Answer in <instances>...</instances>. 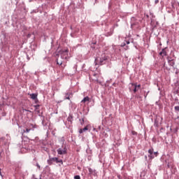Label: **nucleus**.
Instances as JSON below:
<instances>
[{
	"instance_id": "f257e3e1",
	"label": "nucleus",
	"mask_w": 179,
	"mask_h": 179,
	"mask_svg": "<svg viewBox=\"0 0 179 179\" xmlns=\"http://www.w3.org/2000/svg\"><path fill=\"white\" fill-rule=\"evenodd\" d=\"M107 55H106V54H103L101 55V57L96 58L95 61L97 62V64H99V65H104V64L107 62Z\"/></svg>"
},
{
	"instance_id": "f03ea898",
	"label": "nucleus",
	"mask_w": 179,
	"mask_h": 179,
	"mask_svg": "<svg viewBox=\"0 0 179 179\" xmlns=\"http://www.w3.org/2000/svg\"><path fill=\"white\" fill-rule=\"evenodd\" d=\"M90 80H92V82H94V83H101V82H100L99 80V76H97V74L94 73L93 74L92 76L90 77Z\"/></svg>"
},
{
	"instance_id": "7ed1b4c3",
	"label": "nucleus",
	"mask_w": 179,
	"mask_h": 179,
	"mask_svg": "<svg viewBox=\"0 0 179 179\" xmlns=\"http://www.w3.org/2000/svg\"><path fill=\"white\" fill-rule=\"evenodd\" d=\"M64 99L65 100H71V99H72V97H73V94L72 93V92H67L65 94V96H64Z\"/></svg>"
},
{
	"instance_id": "20e7f679",
	"label": "nucleus",
	"mask_w": 179,
	"mask_h": 179,
	"mask_svg": "<svg viewBox=\"0 0 179 179\" xmlns=\"http://www.w3.org/2000/svg\"><path fill=\"white\" fill-rule=\"evenodd\" d=\"M169 159H166L165 163H166L167 167L170 169V167H173V158L169 157Z\"/></svg>"
},
{
	"instance_id": "39448f33",
	"label": "nucleus",
	"mask_w": 179,
	"mask_h": 179,
	"mask_svg": "<svg viewBox=\"0 0 179 179\" xmlns=\"http://www.w3.org/2000/svg\"><path fill=\"white\" fill-rule=\"evenodd\" d=\"M61 58H62V59H68V50H64L62 52Z\"/></svg>"
},
{
	"instance_id": "423d86ee",
	"label": "nucleus",
	"mask_w": 179,
	"mask_h": 179,
	"mask_svg": "<svg viewBox=\"0 0 179 179\" xmlns=\"http://www.w3.org/2000/svg\"><path fill=\"white\" fill-rule=\"evenodd\" d=\"M58 155H66V148H64L63 150L61 148H59L57 150Z\"/></svg>"
},
{
	"instance_id": "0eeeda50",
	"label": "nucleus",
	"mask_w": 179,
	"mask_h": 179,
	"mask_svg": "<svg viewBox=\"0 0 179 179\" xmlns=\"http://www.w3.org/2000/svg\"><path fill=\"white\" fill-rule=\"evenodd\" d=\"M138 24L139 22L136 21V18H135V17H131V27H134V26Z\"/></svg>"
},
{
	"instance_id": "6e6552de",
	"label": "nucleus",
	"mask_w": 179,
	"mask_h": 179,
	"mask_svg": "<svg viewBox=\"0 0 179 179\" xmlns=\"http://www.w3.org/2000/svg\"><path fill=\"white\" fill-rule=\"evenodd\" d=\"M166 50H167V48H164L159 52V55H161V57H166V56H167V51Z\"/></svg>"
},
{
	"instance_id": "1a4fd4ad",
	"label": "nucleus",
	"mask_w": 179,
	"mask_h": 179,
	"mask_svg": "<svg viewBox=\"0 0 179 179\" xmlns=\"http://www.w3.org/2000/svg\"><path fill=\"white\" fill-rule=\"evenodd\" d=\"M52 160L57 163H61V164H64V162L62 161V159H58V157H52Z\"/></svg>"
},
{
	"instance_id": "9d476101",
	"label": "nucleus",
	"mask_w": 179,
	"mask_h": 179,
	"mask_svg": "<svg viewBox=\"0 0 179 179\" xmlns=\"http://www.w3.org/2000/svg\"><path fill=\"white\" fill-rule=\"evenodd\" d=\"M148 153H149V155H148V157H150V159H155V156H153V149H150L148 150Z\"/></svg>"
},
{
	"instance_id": "9b49d317",
	"label": "nucleus",
	"mask_w": 179,
	"mask_h": 179,
	"mask_svg": "<svg viewBox=\"0 0 179 179\" xmlns=\"http://www.w3.org/2000/svg\"><path fill=\"white\" fill-rule=\"evenodd\" d=\"M57 65L62 66V68H63V69H64V68H65V66H66V64H64L62 66V61L59 60V59H57Z\"/></svg>"
},
{
	"instance_id": "f8f14e48",
	"label": "nucleus",
	"mask_w": 179,
	"mask_h": 179,
	"mask_svg": "<svg viewBox=\"0 0 179 179\" xmlns=\"http://www.w3.org/2000/svg\"><path fill=\"white\" fill-rule=\"evenodd\" d=\"M90 101V98L89 96H85L82 101L81 103H86Z\"/></svg>"
},
{
	"instance_id": "ddd939ff",
	"label": "nucleus",
	"mask_w": 179,
	"mask_h": 179,
	"mask_svg": "<svg viewBox=\"0 0 179 179\" xmlns=\"http://www.w3.org/2000/svg\"><path fill=\"white\" fill-rule=\"evenodd\" d=\"M30 97H31V99H32V100H36V99H37V94H30Z\"/></svg>"
},
{
	"instance_id": "4468645a",
	"label": "nucleus",
	"mask_w": 179,
	"mask_h": 179,
	"mask_svg": "<svg viewBox=\"0 0 179 179\" xmlns=\"http://www.w3.org/2000/svg\"><path fill=\"white\" fill-rule=\"evenodd\" d=\"M131 85L134 87V92L136 93L137 90H139L136 87V84H131Z\"/></svg>"
},
{
	"instance_id": "2eb2a0df",
	"label": "nucleus",
	"mask_w": 179,
	"mask_h": 179,
	"mask_svg": "<svg viewBox=\"0 0 179 179\" xmlns=\"http://www.w3.org/2000/svg\"><path fill=\"white\" fill-rule=\"evenodd\" d=\"M52 158H50L49 159H48V164H49V166H51L52 164Z\"/></svg>"
},
{
	"instance_id": "dca6fc26",
	"label": "nucleus",
	"mask_w": 179,
	"mask_h": 179,
	"mask_svg": "<svg viewBox=\"0 0 179 179\" xmlns=\"http://www.w3.org/2000/svg\"><path fill=\"white\" fill-rule=\"evenodd\" d=\"M168 62H169V64H170V65H171V66H174V62H173V60H171V59H168Z\"/></svg>"
},
{
	"instance_id": "f3484780",
	"label": "nucleus",
	"mask_w": 179,
	"mask_h": 179,
	"mask_svg": "<svg viewBox=\"0 0 179 179\" xmlns=\"http://www.w3.org/2000/svg\"><path fill=\"white\" fill-rule=\"evenodd\" d=\"M72 120H73L72 116H69V117L67 118V121H69V122H72Z\"/></svg>"
},
{
	"instance_id": "a211bd4d",
	"label": "nucleus",
	"mask_w": 179,
	"mask_h": 179,
	"mask_svg": "<svg viewBox=\"0 0 179 179\" xmlns=\"http://www.w3.org/2000/svg\"><path fill=\"white\" fill-rule=\"evenodd\" d=\"M88 171L90 174H93V169H92V168L88 169Z\"/></svg>"
},
{
	"instance_id": "6ab92c4d",
	"label": "nucleus",
	"mask_w": 179,
	"mask_h": 179,
	"mask_svg": "<svg viewBox=\"0 0 179 179\" xmlns=\"http://www.w3.org/2000/svg\"><path fill=\"white\" fill-rule=\"evenodd\" d=\"M30 131H31V129H27L26 131H24V132L29 133Z\"/></svg>"
},
{
	"instance_id": "aec40b11",
	"label": "nucleus",
	"mask_w": 179,
	"mask_h": 179,
	"mask_svg": "<svg viewBox=\"0 0 179 179\" xmlns=\"http://www.w3.org/2000/svg\"><path fill=\"white\" fill-rule=\"evenodd\" d=\"M176 111H179V106H175Z\"/></svg>"
},
{
	"instance_id": "412c9836",
	"label": "nucleus",
	"mask_w": 179,
	"mask_h": 179,
	"mask_svg": "<svg viewBox=\"0 0 179 179\" xmlns=\"http://www.w3.org/2000/svg\"><path fill=\"white\" fill-rule=\"evenodd\" d=\"M89 129L87 127H85L84 129H83V131L85 132V131H87Z\"/></svg>"
},
{
	"instance_id": "4be33fe9",
	"label": "nucleus",
	"mask_w": 179,
	"mask_h": 179,
	"mask_svg": "<svg viewBox=\"0 0 179 179\" xmlns=\"http://www.w3.org/2000/svg\"><path fill=\"white\" fill-rule=\"evenodd\" d=\"M157 155H159V152H154V156H155V157H157Z\"/></svg>"
},
{
	"instance_id": "5701e85b",
	"label": "nucleus",
	"mask_w": 179,
	"mask_h": 179,
	"mask_svg": "<svg viewBox=\"0 0 179 179\" xmlns=\"http://www.w3.org/2000/svg\"><path fill=\"white\" fill-rule=\"evenodd\" d=\"M75 179H80V176H76L74 177Z\"/></svg>"
},
{
	"instance_id": "b1692460",
	"label": "nucleus",
	"mask_w": 179,
	"mask_h": 179,
	"mask_svg": "<svg viewBox=\"0 0 179 179\" xmlns=\"http://www.w3.org/2000/svg\"><path fill=\"white\" fill-rule=\"evenodd\" d=\"M80 134H83V129H80V131H79Z\"/></svg>"
},
{
	"instance_id": "393cba45",
	"label": "nucleus",
	"mask_w": 179,
	"mask_h": 179,
	"mask_svg": "<svg viewBox=\"0 0 179 179\" xmlns=\"http://www.w3.org/2000/svg\"><path fill=\"white\" fill-rule=\"evenodd\" d=\"M136 87L139 90V89H141V85H136Z\"/></svg>"
},
{
	"instance_id": "a878e982",
	"label": "nucleus",
	"mask_w": 179,
	"mask_h": 179,
	"mask_svg": "<svg viewBox=\"0 0 179 179\" xmlns=\"http://www.w3.org/2000/svg\"><path fill=\"white\" fill-rule=\"evenodd\" d=\"M31 127L33 129L36 128V125H34V124H31Z\"/></svg>"
},
{
	"instance_id": "bb28decb",
	"label": "nucleus",
	"mask_w": 179,
	"mask_h": 179,
	"mask_svg": "<svg viewBox=\"0 0 179 179\" xmlns=\"http://www.w3.org/2000/svg\"><path fill=\"white\" fill-rule=\"evenodd\" d=\"M132 135H136V131H132Z\"/></svg>"
},
{
	"instance_id": "cd10ccee",
	"label": "nucleus",
	"mask_w": 179,
	"mask_h": 179,
	"mask_svg": "<svg viewBox=\"0 0 179 179\" xmlns=\"http://www.w3.org/2000/svg\"><path fill=\"white\" fill-rule=\"evenodd\" d=\"M155 3H159V0H156Z\"/></svg>"
},
{
	"instance_id": "c85d7f7f",
	"label": "nucleus",
	"mask_w": 179,
	"mask_h": 179,
	"mask_svg": "<svg viewBox=\"0 0 179 179\" xmlns=\"http://www.w3.org/2000/svg\"><path fill=\"white\" fill-rule=\"evenodd\" d=\"M83 122H85V120L83 119V122H81V124H83Z\"/></svg>"
},
{
	"instance_id": "c756f323",
	"label": "nucleus",
	"mask_w": 179,
	"mask_h": 179,
	"mask_svg": "<svg viewBox=\"0 0 179 179\" xmlns=\"http://www.w3.org/2000/svg\"><path fill=\"white\" fill-rule=\"evenodd\" d=\"M36 166L38 169H40V166L38 165V164Z\"/></svg>"
},
{
	"instance_id": "7c9ffc66",
	"label": "nucleus",
	"mask_w": 179,
	"mask_h": 179,
	"mask_svg": "<svg viewBox=\"0 0 179 179\" xmlns=\"http://www.w3.org/2000/svg\"><path fill=\"white\" fill-rule=\"evenodd\" d=\"M38 107H40L39 106H36V108L37 109V108H38Z\"/></svg>"
},
{
	"instance_id": "2f4dec72",
	"label": "nucleus",
	"mask_w": 179,
	"mask_h": 179,
	"mask_svg": "<svg viewBox=\"0 0 179 179\" xmlns=\"http://www.w3.org/2000/svg\"><path fill=\"white\" fill-rule=\"evenodd\" d=\"M94 131H96V129H95V128H94Z\"/></svg>"
},
{
	"instance_id": "473e14b6",
	"label": "nucleus",
	"mask_w": 179,
	"mask_h": 179,
	"mask_svg": "<svg viewBox=\"0 0 179 179\" xmlns=\"http://www.w3.org/2000/svg\"><path fill=\"white\" fill-rule=\"evenodd\" d=\"M0 176H1V169H0Z\"/></svg>"
}]
</instances>
